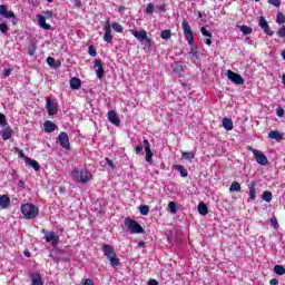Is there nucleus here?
Masks as SVG:
<instances>
[{
	"instance_id": "56",
	"label": "nucleus",
	"mask_w": 285,
	"mask_h": 285,
	"mask_svg": "<svg viewBox=\"0 0 285 285\" xmlns=\"http://www.w3.org/2000/svg\"><path fill=\"white\" fill-rule=\"evenodd\" d=\"M276 115H277V117H284V109H282V107H278L276 109Z\"/></svg>"
},
{
	"instance_id": "28",
	"label": "nucleus",
	"mask_w": 285,
	"mask_h": 285,
	"mask_svg": "<svg viewBox=\"0 0 285 285\" xmlns=\"http://www.w3.org/2000/svg\"><path fill=\"white\" fill-rule=\"evenodd\" d=\"M198 213H199V215H203V216L208 215V205H206V203H199L198 204Z\"/></svg>"
},
{
	"instance_id": "54",
	"label": "nucleus",
	"mask_w": 285,
	"mask_h": 285,
	"mask_svg": "<svg viewBox=\"0 0 285 285\" xmlns=\"http://www.w3.org/2000/svg\"><path fill=\"white\" fill-rule=\"evenodd\" d=\"M105 161H106L107 166H109V168L115 169V163H112V160H110V158H105Z\"/></svg>"
},
{
	"instance_id": "41",
	"label": "nucleus",
	"mask_w": 285,
	"mask_h": 285,
	"mask_svg": "<svg viewBox=\"0 0 285 285\" xmlns=\"http://www.w3.org/2000/svg\"><path fill=\"white\" fill-rule=\"evenodd\" d=\"M174 72H177L178 75H180V72H184V66H181L180 62H175Z\"/></svg>"
},
{
	"instance_id": "23",
	"label": "nucleus",
	"mask_w": 285,
	"mask_h": 285,
	"mask_svg": "<svg viewBox=\"0 0 285 285\" xmlns=\"http://www.w3.org/2000/svg\"><path fill=\"white\" fill-rule=\"evenodd\" d=\"M26 164L28 166H31V168H33V170L36 171L41 170V165H39L37 160H32L31 158H26Z\"/></svg>"
},
{
	"instance_id": "18",
	"label": "nucleus",
	"mask_w": 285,
	"mask_h": 285,
	"mask_svg": "<svg viewBox=\"0 0 285 285\" xmlns=\"http://www.w3.org/2000/svg\"><path fill=\"white\" fill-rule=\"evenodd\" d=\"M45 132H55L57 130V125L52 120H47L43 124Z\"/></svg>"
},
{
	"instance_id": "52",
	"label": "nucleus",
	"mask_w": 285,
	"mask_h": 285,
	"mask_svg": "<svg viewBox=\"0 0 285 285\" xmlns=\"http://www.w3.org/2000/svg\"><path fill=\"white\" fill-rule=\"evenodd\" d=\"M135 153L136 155H144V146L142 145L136 146Z\"/></svg>"
},
{
	"instance_id": "46",
	"label": "nucleus",
	"mask_w": 285,
	"mask_h": 285,
	"mask_svg": "<svg viewBox=\"0 0 285 285\" xmlns=\"http://www.w3.org/2000/svg\"><path fill=\"white\" fill-rule=\"evenodd\" d=\"M271 226L272 228H279V223L277 222V217H272L271 218Z\"/></svg>"
},
{
	"instance_id": "12",
	"label": "nucleus",
	"mask_w": 285,
	"mask_h": 285,
	"mask_svg": "<svg viewBox=\"0 0 285 285\" xmlns=\"http://www.w3.org/2000/svg\"><path fill=\"white\" fill-rule=\"evenodd\" d=\"M142 144L146 153V161L147 164H153V149H150V141H148V139H144Z\"/></svg>"
},
{
	"instance_id": "15",
	"label": "nucleus",
	"mask_w": 285,
	"mask_h": 285,
	"mask_svg": "<svg viewBox=\"0 0 285 285\" xmlns=\"http://www.w3.org/2000/svg\"><path fill=\"white\" fill-rule=\"evenodd\" d=\"M45 238L46 242H48L49 244L51 243L53 246H57V244H59V236H57L55 232L48 233Z\"/></svg>"
},
{
	"instance_id": "32",
	"label": "nucleus",
	"mask_w": 285,
	"mask_h": 285,
	"mask_svg": "<svg viewBox=\"0 0 285 285\" xmlns=\"http://www.w3.org/2000/svg\"><path fill=\"white\" fill-rule=\"evenodd\" d=\"M107 259L109 261L110 266H112V268H116V266H119V258L117 257V254L114 256H110Z\"/></svg>"
},
{
	"instance_id": "19",
	"label": "nucleus",
	"mask_w": 285,
	"mask_h": 285,
	"mask_svg": "<svg viewBox=\"0 0 285 285\" xmlns=\"http://www.w3.org/2000/svg\"><path fill=\"white\" fill-rule=\"evenodd\" d=\"M69 83L71 90H79V88H81V79L77 77L71 78Z\"/></svg>"
},
{
	"instance_id": "16",
	"label": "nucleus",
	"mask_w": 285,
	"mask_h": 285,
	"mask_svg": "<svg viewBox=\"0 0 285 285\" xmlns=\"http://www.w3.org/2000/svg\"><path fill=\"white\" fill-rule=\"evenodd\" d=\"M257 183L253 180L249 185V199L250 202H255L257 199V189H256Z\"/></svg>"
},
{
	"instance_id": "64",
	"label": "nucleus",
	"mask_w": 285,
	"mask_h": 285,
	"mask_svg": "<svg viewBox=\"0 0 285 285\" xmlns=\"http://www.w3.org/2000/svg\"><path fill=\"white\" fill-rule=\"evenodd\" d=\"M124 10H126V7L125 6H120L119 8H118V12H124Z\"/></svg>"
},
{
	"instance_id": "62",
	"label": "nucleus",
	"mask_w": 285,
	"mask_h": 285,
	"mask_svg": "<svg viewBox=\"0 0 285 285\" xmlns=\"http://www.w3.org/2000/svg\"><path fill=\"white\" fill-rule=\"evenodd\" d=\"M37 49H29L28 55L29 57H33Z\"/></svg>"
},
{
	"instance_id": "35",
	"label": "nucleus",
	"mask_w": 285,
	"mask_h": 285,
	"mask_svg": "<svg viewBox=\"0 0 285 285\" xmlns=\"http://www.w3.org/2000/svg\"><path fill=\"white\" fill-rule=\"evenodd\" d=\"M276 23H278V26H283V23H285V16L282 12H277L276 13Z\"/></svg>"
},
{
	"instance_id": "30",
	"label": "nucleus",
	"mask_w": 285,
	"mask_h": 285,
	"mask_svg": "<svg viewBox=\"0 0 285 285\" xmlns=\"http://www.w3.org/2000/svg\"><path fill=\"white\" fill-rule=\"evenodd\" d=\"M240 190H242V185H239L238 181H233L229 187V191L230 193H239Z\"/></svg>"
},
{
	"instance_id": "4",
	"label": "nucleus",
	"mask_w": 285,
	"mask_h": 285,
	"mask_svg": "<svg viewBox=\"0 0 285 285\" xmlns=\"http://www.w3.org/2000/svg\"><path fill=\"white\" fill-rule=\"evenodd\" d=\"M125 226L131 235H139L144 233V227L139 223L130 217L125 219Z\"/></svg>"
},
{
	"instance_id": "10",
	"label": "nucleus",
	"mask_w": 285,
	"mask_h": 285,
	"mask_svg": "<svg viewBox=\"0 0 285 285\" xmlns=\"http://www.w3.org/2000/svg\"><path fill=\"white\" fill-rule=\"evenodd\" d=\"M105 35H104V41L107 43H112V29L110 27V20H107L104 27Z\"/></svg>"
},
{
	"instance_id": "42",
	"label": "nucleus",
	"mask_w": 285,
	"mask_h": 285,
	"mask_svg": "<svg viewBox=\"0 0 285 285\" xmlns=\"http://www.w3.org/2000/svg\"><path fill=\"white\" fill-rule=\"evenodd\" d=\"M262 30L267 35L268 37H273L275 35L274 31L271 30V26L268 23L265 27H262Z\"/></svg>"
},
{
	"instance_id": "11",
	"label": "nucleus",
	"mask_w": 285,
	"mask_h": 285,
	"mask_svg": "<svg viewBox=\"0 0 285 285\" xmlns=\"http://www.w3.org/2000/svg\"><path fill=\"white\" fill-rule=\"evenodd\" d=\"M107 119L114 126H121V120L119 119V116L117 115V111L115 110H109L107 114Z\"/></svg>"
},
{
	"instance_id": "63",
	"label": "nucleus",
	"mask_w": 285,
	"mask_h": 285,
	"mask_svg": "<svg viewBox=\"0 0 285 285\" xmlns=\"http://www.w3.org/2000/svg\"><path fill=\"white\" fill-rule=\"evenodd\" d=\"M206 46H213V40L210 38L205 40Z\"/></svg>"
},
{
	"instance_id": "59",
	"label": "nucleus",
	"mask_w": 285,
	"mask_h": 285,
	"mask_svg": "<svg viewBox=\"0 0 285 285\" xmlns=\"http://www.w3.org/2000/svg\"><path fill=\"white\" fill-rule=\"evenodd\" d=\"M2 73L4 75V77H10V75H12V69H4Z\"/></svg>"
},
{
	"instance_id": "31",
	"label": "nucleus",
	"mask_w": 285,
	"mask_h": 285,
	"mask_svg": "<svg viewBox=\"0 0 285 285\" xmlns=\"http://www.w3.org/2000/svg\"><path fill=\"white\" fill-rule=\"evenodd\" d=\"M48 66H51V68H59L61 66V62L55 60L52 57L47 58Z\"/></svg>"
},
{
	"instance_id": "49",
	"label": "nucleus",
	"mask_w": 285,
	"mask_h": 285,
	"mask_svg": "<svg viewBox=\"0 0 285 285\" xmlns=\"http://www.w3.org/2000/svg\"><path fill=\"white\" fill-rule=\"evenodd\" d=\"M88 52L90 57H97V49L95 48V46H89Z\"/></svg>"
},
{
	"instance_id": "55",
	"label": "nucleus",
	"mask_w": 285,
	"mask_h": 285,
	"mask_svg": "<svg viewBox=\"0 0 285 285\" xmlns=\"http://www.w3.org/2000/svg\"><path fill=\"white\" fill-rule=\"evenodd\" d=\"M145 42H146V46H147L148 48H151L153 45L155 43V42L153 41V39L148 38V36H147V39H145Z\"/></svg>"
},
{
	"instance_id": "47",
	"label": "nucleus",
	"mask_w": 285,
	"mask_h": 285,
	"mask_svg": "<svg viewBox=\"0 0 285 285\" xmlns=\"http://www.w3.org/2000/svg\"><path fill=\"white\" fill-rule=\"evenodd\" d=\"M277 37H279V39H284L285 37V26H283L282 28H279L276 32Z\"/></svg>"
},
{
	"instance_id": "38",
	"label": "nucleus",
	"mask_w": 285,
	"mask_h": 285,
	"mask_svg": "<svg viewBox=\"0 0 285 285\" xmlns=\"http://www.w3.org/2000/svg\"><path fill=\"white\" fill-rule=\"evenodd\" d=\"M168 210H169V213L175 215L177 213V204L175 202H169L168 203Z\"/></svg>"
},
{
	"instance_id": "40",
	"label": "nucleus",
	"mask_w": 285,
	"mask_h": 285,
	"mask_svg": "<svg viewBox=\"0 0 285 285\" xmlns=\"http://www.w3.org/2000/svg\"><path fill=\"white\" fill-rule=\"evenodd\" d=\"M139 212H140V215H148V213H150V207H148V205H141L139 207Z\"/></svg>"
},
{
	"instance_id": "25",
	"label": "nucleus",
	"mask_w": 285,
	"mask_h": 285,
	"mask_svg": "<svg viewBox=\"0 0 285 285\" xmlns=\"http://www.w3.org/2000/svg\"><path fill=\"white\" fill-rule=\"evenodd\" d=\"M10 206V197L8 195L0 196V208H8Z\"/></svg>"
},
{
	"instance_id": "7",
	"label": "nucleus",
	"mask_w": 285,
	"mask_h": 285,
	"mask_svg": "<svg viewBox=\"0 0 285 285\" xmlns=\"http://www.w3.org/2000/svg\"><path fill=\"white\" fill-rule=\"evenodd\" d=\"M0 16L4 17V19H12L13 26L17 24V16H14V12L8 11V7H6V4L0 6Z\"/></svg>"
},
{
	"instance_id": "22",
	"label": "nucleus",
	"mask_w": 285,
	"mask_h": 285,
	"mask_svg": "<svg viewBox=\"0 0 285 285\" xmlns=\"http://www.w3.org/2000/svg\"><path fill=\"white\" fill-rule=\"evenodd\" d=\"M132 36L141 42L145 39H147L148 33L146 32V30H140V31L135 30L132 32Z\"/></svg>"
},
{
	"instance_id": "34",
	"label": "nucleus",
	"mask_w": 285,
	"mask_h": 285,
	"mask_svg": "<svg viewBox=\"0 0 285 285\" xmlns=\"http://www.w3.org/2000/svg\"><path fill=\"white\" fill-rule=\"evenodd\" d=\"M170 37H173V32L170 31V29H165L160 32V38L161 39H170Z\"/></svg>"
},
{
	"instance_id": "24",
	"label": "nucleus",
	"mask_w": 285,
	"mask_h": 285,
	"mask_svg": "<svg viewBox=\"0 0 285 285\" xmlns=\"http://www.w3.org/2000/svg\"><path fill=\"white\" fill-rule=\"evenodd\" d=\"M2 139H3V141H8V139H12V128H10V127L3 128Z\"/></svg>"
},
{
	"instance_id": "21",
	"label": "nucleus",
	"mask_w": 285,
	"mask_h": 285,
	"mask_svg": "<svg viewBox=\"0 0 285 285\" xmlns=\"http://www.w3.org/2000/svg\"><path fill=\"white\" fill-rule=\"evenodd\" d=\"M31 285H43V279L41 278V274L39 273L31 274Z\"/></svg>"
},
{
	"instance_id": "20",
	"label": "nucleus",
	"mask_w": 285,
	"mask_h": 285,
	"mask_svg": "<svg viewBox=\"0 0 285 285\" xmlns=\"http://www.w3.org/2000/svg\"><path fill=\"white\" fill-rule=\"evenodd\" d=\"M38 22L40 24V28H43V30H52V26H50L49 23H46V17L39 14L38 16Z\"/></svg>"
},
{
	"instance_id": "6",
	"label": "nucleus",
	"mask_w": 285,
	"mask_h": 285,
	"mask_svg": "<svg viewBox=\"0 0 285 285\" xmlns=\"http://www.w3.org/2000/svg\"><path fill=\"white\" fill-rule=\"evenodd\" d=\"M57 141H59L63 150H71L72 147H70V136H68V132L61 131L58 135Z\"/></svg>"
},
{
	"instance_id": "17",
	"label": "nucleus",
	"mask_w": 285,
	"mask_h": 285,
	"mask_svg": "<svg viewBox=\"0 0 285 285\" xmlns=\"http://www.w3.org/2000/svg\"><path fill=\"white\" fill-rule=\"evenodd\" d=\"M268 138L275 139V141H284V134H282L277 130H272L268 132Z\"/></svg>"
},
{
	"instance_id": "1",
	"label": "nucleus",
	"mask_w": 285,
	"mask_h": 285,
	"mask_svg": "<svg viewBox=\"0 0 285 285\" xmlns=\"http://www.w3.org/2000/svg\"><path fill=\"white\" fill-rule=\"evenodd\" d=\"M181 28L185 38L190 46V59H199V51L197 50V48H195V33H193V28H190V23H188L186 20H183Z\"/></svg>"
},
{
	"instance_id": "13",
	"label": "nucleus",
	"mask_w": 285,
	"mask_h": 285,
	"mask_svg": "<svg viewBox=\"0 0 285 285\" xmlns=\"http://www.w3.org/2000/svg\"><path fill=\"white\" fill-rule=\"evenodd\" d=\"M102 253L105 254V257H107V259L117 255V253H115V247L109 244L102 245Z\"/></svg>"
},
{
	"instance_id": "53",
	"label": "nucleus",
	"mask_w": 285,
	"mask_h": 285,
	"mask_svg": "<svg viewBox=\"0 0 285 285\" xmlns=\"http://www.w3.org/2000/svg\"><path fill=\"white\" fill-rule=\"evenodd\" d=\"M18 155H19L20 159H24V161H26V159H30V157L26 156V153H23L22 149H18Z\"/></svg>"
},
{
	"instance_id": "43",
	"label": "nucleus",
	"mask_w": 285,
	"mask_h": 285,
	"mask_svg": "<svg viewBox=\"0 0 285 285\" xmlns=\"http://www.w3.org/2000/svg\"><path fill=\"white\" fill-rule=\"evenodd\" d=\"M200 32H202L203 37H208V39H213V33H210V31H208V29H206V27H202Z\"/></svg>"
},
{
	"instance_id": "33",
	"label": "nucleus",
	"mask_w": 285,
	"mask_h": 285,
	"mask_svg": "<svg viewBox=\"0 0 285 285\" xmlns=\"http://www.w3.org/2000/svg\"><path fill=\"white\" fill-rule=\"evenodd\" d=\"M110 27L115 32H118L119 35L124 32V27L119 22H114L112 24H110Z\"/></svg>"
},
{
	"instance_id": "45",
	"label": "nucleus",
	"mask_w": 285,
	"mask_h": 285,
	"mask_svg": "<svg viewBox=\"0 0 285 285\" xmlns=\"http://www.w3.org/2000/svg\"><path fill=\"white\" fill-rule=\"evenodd\" d=\"M145 12H146L147 14H153V12H155V4L148 3L147 7H146V9H145Z\"/></svg>"
},
{
	"instance_id": "3",
	"label": "nucleus",
	"mask_w": 285,
	"mask_h": 285,
	"mask_svg": "<svg viewBox=\"0 0 285 285\" xmlns=\"http://www.w3.org/2000/svg\"><path fill=\"white\" fill-rule=\"evenodd\" d=\"M21 213L24 219H35L39 215V207L32 203H27L21 205Z\"/></svg>"
},
{
	"instance_id": "61",
	"label": "nucleus",
	"mask_w": 285,
	"mask_h": 285,
	"mask_svg": "<svg viewBox=\"0 0 285 285\" xmlns=\"http://www.w3.org/2000/svg\"><path fill=\"white\" fill-rule=\"evenodd\" d=\"M18 186L20 187V188H22V190L26 188V181H23V180H19L18 181Z\"/></svg>"
},
{
	"instance_id": "26",
	"label": "nucleus",
	"mask_w": 285,
	"mask_h": 285,
	"mask_svg": "<svg viewBox=\"0 0 285 285\" xmlns=\"http://www.w3.org/2000/svg\"><path fill=\"white\" fill-rule=\"evenodd\" d=\"M223 128L227 131L233 130V119L230 118H223Z\"/></svg>"
},
{
	"instance_id": "14",
	"label": "nucleus",
	"mask_w": 285,
	"mask_h": 285,
	"mask_svg": "<svg viewBox=\"0 0 285 285\" xmlns=\"http://www.w3.org/2000/svg\"><path fill=\"white\" fill-rule=\"evenodd\" d=\"M46 109L48 115H50V117H52L53 115H57V108H55V102H52L51 98H47Z\"/></svg>"
},
{
	"instance_id": "51",
	"label": "nucleus",
	"mask_w": 285,
	"mask_h": 285,
	"mask_svg": "<svg viewBox=\"0 0 285 285\" xmlns=\"http://www.w3.org/2000/svg\"><path fill=\"white\" fill-rule=\"evenodd\" d=\"M268 3H271V6H274L275 8H279V6H282V1L279 0H268Z\"/></svg>"
},
{
	"instance_id": "9",
	"label": "nucleus",
	"mask_w": 285,
	"mask_h": 285,
	"mask_svg": "<svg viewBox=\"0 0 285 285\" xmlns=\"http://www.w3.org/2000/svg\"><path fill=\"white\" fill-rule=\"evenodd\" d=\"M94 69L96 70L98 79H104V75H106V71L104 70V62L101 61V59L94 60Z\"/></svg>"
},
{
	"instance_id": "5",
	"label": "nucleus",
	"mask_w": 285,
	"mask_h": 285,
	"mask_svg": "<svg viewBox=\"0 0 285 285\" xmlns=\"http://www.w3.org/2000/svg\"><path fill=\"white\" fill-rule=\"evenodd\" d=\"M247 150L253 153L257 164H259L261 166H266V164H268V158L266 157V155H264V153L259 151V149H255L253 148V146H248Z\"/></svg>"
},
{
	"instance_id": "57",
	"label": "nucleus",
	"mask_w": 285,
	"mask_h": 285,
	"mask_svg": "<svg viewBox=\"0 0 285 285\" xmlns=\"http://www.w3.org/2000/svg\"><path fill=\"white\" fill-rule=\"evenodd\" d=\"M82 285H95V282H92V279H90V278H86V279L82 282Z\"/></svg>"
},
{
	"instance_id": "36",
	"label": "nucleus",
	"mask_w": 285,
	"mask_h": 285,
	"mask_svg": "<svg viewBox=\"0 0 285 285\" xmlns=\"http://www.w3.org/2000/svg\"><path fill=\"white\" fill-rule=\"evenodd\" d=\"M240 32H243V35H253V28L248 27V26H240L239 27Z\"/></svg>"
},
{
	"instance_id": "39",
	"label": "nucleus",
	"mask_w": 285,
	"mask_h": 285,
	"mask_svg": "<svg viewBox=\"0 0 285 285\" xmlns=\"http://www.w3.org/2000/svg\"><path fill=\"white\" fill-rule=\"evenodd\" d=\"M181 157H183V159H195V153H193V151H183Z\"/></svg>"
},
{
	"instance_id": "2",
	"label": "nucleus",
	"mask_w": 285,
	"mask_h": 285,
	"mask_svg": "<svg viewBox=\"0 0 285 285\" xmlns=\"http://www.w3.org/2000/svg\"><path fill=\"white\" fill-rule=\"evenodd\" d=\"M71 178L77 184H88V181H92V173L88 169H72L71 171Z\"/></svg>"
},
{
	"instance_id": "58",
	"label": "nucleus",
	"mask_w": 285,
	"mask_h": 285,
	"mask_svg": "<svg viewBox=\"0 0 285 285\" xmlns=\"http://www.w3.org/2000/svg\"><path fill=\"white\" fill-rule=\"evenodd\" d=\"M147 285H159V282H158L157 279L150 278V279L147 282Z\"/></svg>"
},
{
	"instance_id": "60",
	"label": "nucleus",
	"mask_w": 285,
	"mask_h": 285,
	"mask_svg": "<svg viewBox=\"0 0 285 285\" xmlns=\"http://www.w3.org/2000/svg\"><path fill=\"white\" fill-rule=\"evenodd\" d=\"M269 284H271V285H279V281H278L277 278H272V279L269 281Z\"/></svg>"
},
{
	"instance_id": "37",
	"label": "nucleus",
	"mask_w": 285,
	"mask_h": 285,
	"mask_svg": "<svg viewBox=\"0 0 285 285\" xmlns=\"http://www.w3.org/2000/svg\"><path fill=\"white\" fill-rule=\"evenodd\" d=\"M274 273H276L277 275H285V267L284 265H276L274 267Z\"/></svg>"
},
{
	"instance_id": "27",
	"label": "nucleus",
	"mask_w": 285,
	"mask_h": 285,
	"mask_svg": "<svg viewBox=\"0 0 285 285\" xmlns=\"http://www.w3.org/2000/svg\"><path fill=\"white\" fill-rule=\"evenodd\" d=\"M174 170H177L184 178L188 177V170L184 168V165H174Z\"/></svg>"
},
{
	"instance_id": "50",
	"label": "nucleus",
	"mask_w": 285,
	"mask_h": 285,
	"mask_svg": "<svg viewBox=\"0 0 285 285\" xmlns=\"http://www.w3.org/2000/svg\"><path fill=\"white\" fill-rule=\"evenodd\" d=\"M258 26H259V28H264L265 26H268V21H266L265 17L259 18Z\"/></svg>"
},
{
	"instance_id": "48",
	"label": "nucleus",
	"mask_w": 285,
	"mask_h": 285,
	"mask_svg": "<svg viewBox=\"0 0 285 285\" xmlns=\"http://www.w3.org/2000/svg\"><path fill=\"white\" fill-rule=\"evenodd\" d=\"M8 23L7 22H2L0 23V32H2L3 35L8 33Z\"/></svg>"
},
{
	"instance_id": "8",
	"label": "nucleus",
	"mask_w": 285,
	"mask_h": 285,
	"mask_svg": "<svg viewBox=\"0 0 285 285\" xmlns=\"http://www.w3.org/2000/svg\"><path fill=\"white\" fill-rule=\"evenodd\" d=\"M227 77L229 81H233V83H236V86H244V78L242 77V75L232 70H227Z\"/></svg>"
},
{
	"instance_id": "29",
	"label": "nucleus",
	"mask_w": 285,
	"mask_h": 285,
	"mask_svg": "<svg viewBox=\"0 0 285 285\" xmlns=\"http://www.w3.org/2000/svg\"><path fill=\"white\" fill-rule=\"evenodd\" d=\"M262 199L263 202H267V204L273 202V193H271L269 190H265L262 195Z\"/></svg>"
},
{
	"instance_id": "44",
	"label": "nucleus",
	"mask_w": 285,
	"mask_h": 285,
	"mask_svg": "<svg viewBox=\"0 0 285 285\" xmlns=\"http://www.w3.org/2000/svg\"><path fill=\"white\" fill-rule=\"evenodd\" d=\"M0 126L6 128L8 126V120L6 119V115L0 112Z\"/></svg>"
}]
</instances>
